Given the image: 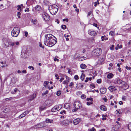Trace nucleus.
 <instances>
[{
	"mask_svg": "<svg viewBox=\"0 0 131 131\" xmlns=\"http://www.w3.org/2000/svg\"><path fill=\"white\" fill-rule=\"evenodd\" d=\"M108 89L111 92H112L116 90V88L112 86H110L109 87Z\"/></svg>",
	"mask_w": 131,
	"mask_h": 131,
	"instance_id": "nucleus-21",
	"label": "nucleus"
},
{
	"mask_svg": "<svg viewBox=\"0 0 131 131\" xmlns=\"http://www.w3.org/2000/svg\"><path fill=\"white\" fill-rule=\"evenodd\" d=\"M114 45H112V46L110 47V49L111 50H114Z\"/></svg>",
	"mask_w": 131,
	"mask_h": 131,
	"instance_id": "nucleus-41",
	"label": "nucleus"
},
{
	"mask_svg": "<svg viewBox=\"0 0 131 131\" xmlns=\"http://www.w3.org/2000/svg\"><path fill=\"white\" fill-rule=\"evenodd\" d=\"M42 123H40L37 125L35 126V128H41L43 127V126L42 125Z\"/></svg>",
	"mask_w": 131,
	"mask_h": 131,
	"instance_id": "nucleus-23",
	"label": "nucleus"
},
{
	"mask_svg": "<svg viewBox=\"0 0 131 131\" xmlns=\"http://www.w3.org/2000/svg\"><path fill=\"white\" fill-rule=\"evenodd\" d=\"M48 92V90H47L46 91L42 93V95L43 96H44L46 94H47Z\"/></svg>",
	"mask_w": 131,
	"mask_h": 131,
	"instance_id": "nucleus-40",
	"label": "nucleus"
},
{
	"mask_svg": "<svg viewBox=\"0 0 131 131\" xmlns=\"http://www.w3.org/2000/svg\"><path fill=\"white\" fill-rule=\"evenodd\" d=\"M43 18L44 20L46 21H48L50 19V17H43Z\"/></svg>",
	"mask_w": 131,
	"mask_h": 131,
	"instance_id": "nucleus-31",
	"label": "nucleus"
},
{
	"mask_svg": "<svg viewBox=\"0 0 131 131\" xmlns=\"http://www.w3.org/2000/svg\"><path fill=\"white\" fill-rule=\"evenodd\" d=\"M114 76V75L112 73H110L107 76V77L108 79L112 78Z\"/></svg>",
	"mask_w": 131,
	"mask_h": 131,
	"instance_id": "nucleus-22",
	"label": "nucleus"
},
{
	"mask_svg": "<svg viewBox=\"0 0 131 131\" xmlns=\"http://www.w3.org/2000/svg\"><path fill=\"white\" fill-rule=\"evenodd\" d=\"M116 81L118 84H123L124 83V82L120 79L119 78H117L116 79Z\"/></svg>",
	"mask_w": 131,
	"mask_h": 131,
	"instance_id": "nucleus-15",
	"label": "nucleus"
},
{
	"mask_svg": "<svg viewBox=\"0 0 131 131\" xmlns=\"http://www.w3.org/2000/svg\"><path fill=\"white\" fill-rule=\"evenodd\" d=\"M109 34L111 36H113L114 34V33L113 31H111L110 32Z\"/></svg>",
	"mask_w": 131,
	"mask_h": 131,
	"instance_id": "nucleus-44",
	"label": "nucleus"
},
{
	"mask_svg": "<svg viewBox=\"0 0 131 131\" xmlns=\"http://www.w3.org/2000/svg\"><path fill=\"white\" fill-rule=\"evenodd\" d=\"M36 96V95L35 94H33L32 95H31L29 96V99L28 101H31L32 100H33Z\"/></svg>",
	"mask_w": 131,
	"mask_h": 131,
	"instance_id": "nucleus-18",
	"label": "nucleus"
},
{
	"mask_svg": "<svg viewBox=\"0 0 131 131\" xmlns=\"http://www.w3.org/2000/svg\"><path fill=\"white\" fill-rule=\"evenodd\" d=\"M88 131H95V129L94 127H92L91 129H89Z\"/></svg>",
	"mask_w": 131,
	"mask_h": 131,
	"instance_id": "nucleus-43",
	"label": "nucleus"
},
{
	"mask_svg": "<svg viewBox=\"0 0 131 131\" xmlns=\"http://www.w3.org/2000/svg\"><path fill=\"white\" fill-rule=\"evenodd\" d=\"M46 123H52L53 122V120H50L48 118H47L46 119Z\"/></svg>",
	"mask_w": 131,
	"mask_h": 131,
	"instance_id": "nucleus-28",
	"label": "nucleus"
},
{
	"mask_svg": "<svg viewBox=\"0 0 131 131\" xmlns=\"http://www.w3.org/2000/svg\"><path fill=\"white\" fill-rule=\"evenodd\" d=\"M100 108L101 110L106 111L107 110V108L106 106L104 105H101L100 106Z\"/></svg>",
	"mask_w": 131,
	"mask_h": 131,
	"instance_id": "nucleus-20",
	"label": "nucleus"
},
{
	"mask_svg": "<svg viewBox=\"0 0 131 131\" xmlns=\"http://www.w3.org/2000/svg\"><path fill=\"white\" fill-rule=\"evenodd\" d=\"M48 83L49 82L48 81H45L44 82L43 85L46 88H48L49 90H50V88L49 86L48 85Z\"/></svg>",
	"mask_w": 131,
	"mask_h": 131,
	"instance_id": "nucleus-14",
	"label": "nucleus"
},
{
	"mask_svg": "<svg viewBox=\"0 0 131 131\" xmlns=\"http://www.w3.org/2000/svg\"><path fill=\"white\" fill-rule=\"evenodd\" d=\"M105 115H102L103 118L102 119L103 120H104V119H106V118L105 117Z\"/></svg>",
	"mask_w": 131,
	"mask_h": 131,
	"instance_id": "nucleus-62",
	"label": "nucleus"
},
{
	"mask_svg": "<svg viewBox=\"0 0 131 131\" xmlns=\"http://www.w3.org/2000/svg\"><path fill=\"white\" fill-rule=\"evenodd\" d=\"M75 108L74 109H73L72 110V111L73 112H76L78 110V108Z\"/></svg>",
	"mask_w": 131,
	"mask_h": 131,
	"instance_id": "nucleus-61",
	"label": "nucleus"
},
{
	"mask_svg": "<svg viewBox=\"0 0 131 131\" xmlns=\"http://www.w3.org/2000/svg\"><path fill=\"white\" fill-rule=\"evenodd\" d=\"M80 67L82 69H85L86 67V66L84 64H82L80 65Z\"/></svg>",
	"mask_w": 131,
	"mask_h": 131,
	"instance_id": "nucleus-26",
	"label": "nucleus"
},
{
	"mask_svg": "<svg viewBox=\"0 0 131 131\" xmlns=\"http://www.w3.org/2000/svg\"><path fill=\"white\" fill-rule=\"evenodd\" d=\"M106 91V89L105 88H101L100 89V91L101 93L102 94L105 93Z\"/></svg>",
	"mask_w": 131,
	"mask_h": 131,
	"instance_id": "nucleus-17",
	"label": "nucleus"
},
{
	"mask_svg": "<svg viewBox=\"0 0 131 131\" xmlns=\"http://www.w3.org/2000/svg\"><path fill=\"white\" fill-rule=\"evenodd\" d=\"M72 123V121H69V120L66 119L61 122L60 124L64 125H68L69 124V123Z\"/></svg>",
	"mask_w": 131,
	"mask_h": 131,
	"instance_id": "nucleus-9",
	"label": "nucleus"
},
{
	"mask_svg": "<svg viewBox=\"0 0 131 131\" xmlns=\"http://www.w3.org/2000/svg\"><path fill=\"white\" fill-rule=\"evenodd\" d=\"M55 77L56 78V79L57 80H58L59 79V77L57 74H55Z\"/></svg>",
	"mask_w": 131,
	"mask_h": 131,
	"instance_id": "nucleus-53",
	"label": "nucleus"
},
{
	"mask_svg": "<svg viewBox=\"0 0 131 131\" xmlns=\"http://www.w3.org/2000/svg\"><path fill=\"white\" fill-rule=\"evenodd\" d=\"M25 116V115L24 114V113L19 116V118H22Z\"/></svg>",
	"mask_w": 131,
	"mask_h": 131,
	"instance_id": "nucleus-34",
	"label": "nucleus"
},
{
	"mask_svg": "<svg viewBox=\"0 0 131 131\" xmlns=\"http://www.w3.org/2000/svg\"><path fill=\"white\" fill-rule=\"evenodd\" d=\"M88 32L89 34L92 36H94L96 35V32L92 30H89Z\"/></svg>",
	"mask_w": 131,
	"mask_h": 131,
	"instance_id": "nucleus-12",
	"label": "nucleus"
},
{
	"mask_svg": "<svg viewBox=\"0 0 131 131\" xmlns=\"http://www.w3.org/2000/svg\"><path fill=\"white\" fill-rule=\"evenodd\" d=\"M84 77L85 75L82 73L80 77V79L81 80L83 81L84 79Z\"/></svg>",
	"mask_w": 131,
	"mask_h": 131,
	"instance_id": "nucleus-32",
	"label": "nucleus"
},
{
	"mask_svg": "<svg viewBox=\"0 0 131 131\" xmlns=\"http://www.w3.org/2000/svg\"><path fill=\"white\" fill-rule=\"evenodd\" d=\"M87 100L88 101H92L93 99L92 98H87Z\"/></svg>",
	"mask_w": 131,
	"mask_h": 131,
	"instance_id": "nucleus-55",
	"label": "nucleus"
},
{
	"mask_svg": "<svg viewBox=\"0 0 131 131\" xmlns=\"http://www.w3.org/2000/svg\"><path fill=\"white\" fill-rule=\"evenodd\" d=\"M122 100L124 101H125L126 100V97L125 96H123L122 97Z\"/></svg>",
	"mask_w": 131,
	"mask_h": 131,
	"instance_id": "nucleus-37",
	"label": "nucleus"
},
{
	"mask_svg": "<svg viewBox=\"0 0 131 131\" xmlns=\"http://www.w3.org/2000/svg\"><path fill=\"white\" fill-rule=\"evenodd\" d=\"M21 13H22V12H20V11L18 12L17 13V16H20L21 15Z\"/></svg>",
	"mask_w": 131,
	"mask_h": 131,
	"instance_id": "nucleus-48",
	"label": "nucleus"
},
{
	"mask_svg": "<svg viewBox=\"0 0 131 131\" xmlns=\"http://www.w3.org/2000/svg\"><path fill=\"white\" fill-rule=\"evenodd\" d=\"M57 95L58 96L60 95L61 94V92L60 91H58L57 92Z\"/></svg>",
	"mask_w": 131,
	"mask_h": 131,
	"instance_id": "nucleus-51",
	"label": "nucleus"
},
{
	"mask_svg": "<svg viewBox=\"0 0 131 131\" xmlns=\"http://www.w3.org/2000/svg\"><path fill=\"white\" fill-rule=\"evenodd\" d=\"M62 107V106L61 105H56L52 108L51 111L52 112H54L56 111H57L60 109Z\"/></svg>",
	"mask_w": 131,
	"mask_h": 131,
	"instance_id": "nucleus-6",
	"label": "nucleus"
},
{
	"mask_svg": "<svg viewBox=\"0 0 131 131\" xmlns=\"http://www.w3.org/2000/svg\"><path fill=\"white\" fill-rule=\"evenodd\" d=\"M36 12H38L39 10H40L41 9V6L38 5H37L34 8Z\"/></svg>",
	"mask_w": 131,
	"mask_h": 131,
	"instance_id": "nucleus-19",
	"label": "nucleus"
},
{
	"mask_svg": "<svg viewBox=\"0 0 131 131\" xmlns=\"http://www.w3.org/2000/svg\"><path fill=\"white\" fill-rule=\"evenodd\" d=\"M10 46V47H13L14 46L15 47H16L15 46V43L14 42H13L12 44H11V45Z\"/></svg>",
	"mask_w": 131,
	"mask_h": 131,
	"instance_id": "nucleus-60",
	"label": "nucleus"
},
{
	"mask_svg": "<svg viewBox=\"0 0 131 131\" xmlns=\"http://www.w3.org/2000/svg\"><path fill=\"white\" fill-rule=\"evenodd\" d=\"M102 52V50L101 48H97L94 49L92 52V54L94 57L98 56L100 55Z\"/></svg>",
	"mask_w": 131,
	"mask_h": 131,
	"instance_id": "nucleus-3",
	"label": "nucleus"
},
{
	"mask_svg": "<svg viewBox=\"0 0 131 131\" xmlns=\"http://www.w3.org/2000/svg\"><path fill=\"white\" fill-rule=\"evenodd\" d=\"M86 97V96L84 95H82L81 96V98L82 99H84Z\"/></svg>",
	"mask_w": 131,
	"mask_h": 131,
	"instance_id": "nucleus-57",
	"label": "nucleus"
},
{
	"mask_svg": "<svg viewBox=\"0 0 131 131\" xmlns=\"http://www.w3.org/2000/svg\"><path fill=\"white\" fill-rule=\"evenodd\" d=\"M35 0H28L26 3L27 5H30L35 4Z\"/></svg>",
	"mask_w": 131,
	"mask_h": 131,
	"instance_id": "nucleus-11",
	"label": "nucleus"
},
{
	"mask_svg": "<svg viewBox=\"0 0 131 131\" xmlns=\"http://www.w3.org/2000/svg\"><path fill=\"white\" fill-rule=\"evenodd\" d=\"M66 78L67 80L66 81H68V82H69V77H68L66 75Z\"/></svg>",
	"mask_w": 131,
	"mask_h": 131,
	"instance_id": "nucleus-63",
	"label": "nucleus"
},
{
	"mask_svg": "<svg viewBox=\"0 0 131 131\" xmlns=\"http://www.w3.org/2000/svg\"><path fill=\"white\" fill-rule=\"evenodd\" d=\"M97 4H98L97 2H95L93 3V4L94 5V6L95 7L96 6Z\"/></svg>",
	"mask_w": 131,
	"mask_h": 131,
	"instance_id": "nucleus-64",
	"label": "nucleus"
},
{
	"mask_svg": "<svg viewBox=\"0 0 131 131\" xmlns=\"http://www.w3.org/2000/svg\"><path fill=\"white\" fill-rule=\"evenodd\" d=\"M80 121V119L77 118L74 119L73 121V123L74 125H76L78 124Z\"/></svg>",
	"mask_w": 131,
	"mask_h": 131,
	"instance_id": "nucleus-13",
	"label": "nucleus"
},
{
	"mask_svg": "<svg viewBox=\"0 0 131 131\" xmlns=\"http://www.w3.org/2000/svg\"><path fill=\"white\" fill-rule=\"evenodd\" d=\"M46 108V107L42 106L40 107L39 108V110L40 111H42L43 110L45 109Z\"/></svg>",
	"mask_w": 131,
	"mask_h": 131,
	"instance_id": "nucleus-30",
	"label": "nucleus"
},
{
	"mask_svg": "<svg viewBox=\"0 0 131 131\" xmlns=\"http://www.w3.org/2000/svg\"><path fill=\"white\" fill-rule=\"evenodd\" d=\"M64 107L66 108H68L70 107V105L68 103H66L64 105Z\"/></svg>",
	"mask_w": 131,
	"mask_h": 131,
	"instance_id": "nucleus-27",
	"label": "nucleus"
},
{
	"mask_svg": "<svg viewBox=\"0 0 131 131\" xmlns=\"http://www.w3.org/2000/svg\"><path fill=\"white\" fill-rule=\"evenodd\" d=\"M128 129L131 131V123L129 124L128 125Z\"/></svg>",
	"mask_w": 131,
	"mask_h": 131,
	"instance_id": "nucleus-39",
	"label": "nucleus"
},
{
	"mask_svg": "<svg viewBox=\"0 0 131 131\" xmlns=\"http://www.w3.org/2000/svg\"><path fill=\"white\" fill-rule=\"evenodd\" d=\"M123 85L122 86V88L124 90H126L129 87L127 83H126L124 82V83Z\"/></svg>",
	"mask_w": 131,
	"mask_h": 131,
	"instance_id": "nucleus-16",
	"label": "nucleus"
},
{
	"mask_svg": "<svg viewBox=\"0 0 131 131\" xmlns=\"http://www.w3.org/2000/svg\"><path fill=\"white\" fill-rule=\"evenodd\" d=\"M117 112L116 114L118 116H119V115L122 114V112H121L120 110L119 109H118L116 110Z\"/></svg>",
	"mask_w": 131,
	"mask_h": 131,
	"instance_id": "nucleus-29",
	"label": "nucleus"
},
{
	"mask_svg": "<svg viewBox=\"0 0 131 131\" xmlns=\"http://www.w3.org/2000/svg\"><path fill=\"white\" fill-rule=\"evenodd\" d=\"M17 10H18V11L22 12L23 11V8L21 7L19 5H18L17 6Z\"/></svg>",
	"mask_w": 131,
	"mask_h": 131,
	"instance_id": "nucleus-24",
	"label": "nucleus"
},
{
	"mask_svg": "<svg viewBox=\"0 0 131 131\" xmlns=\"http://www.w3.org/2000/svg\"><path fill=\"white\" fill-rule=\"evenodd\" d=\"M73 106L75 108L78 109L81 108L82 106L81 102L79 101H76L74 103Z\"/></svg>",
	"mask_w": 131,
	"mask_h": 131,
	"instance_id": "nucleus-5",
	"label": "nucleus"
},
{
	"mask_svg": "<svg viewBox=\"0 0 131 131\" xmlns=\"http://www.w3.org/2000/svg\"><path fill=\"white\" fill-rule=\"evenodd\" d=\"M29 69H31L32 70H34V68L32 66H29L28 67Z\"/></svg>",
	"mask_w": 131,
	"mask_h": 131,
	"instance_id": "nucleus-50",
	"label": "nucleus"
},
{
	"mask_svg": "<svg viewBox=\"0 0 131 131\" xmlns=\"http://www.w3.org/2000/svg\"><path fill=\"white\" fill-rule=\"evenodd\" d=\"M58 8V7L55 4L50 5L49 6V10L52 15H55L57 13Z\"/></svg>",
	"mask_w": 131,
	"mask_h": 131,
	"instance_id": "nucleus-2",
	"label": "nucleus"
},
{
	"mask_svg": "<svg viewBox=\"0 0 131 131\" xmlns=\"http://www.w3.org/2000/svg\"><path fill=\"white\" fill-rule=\"evenodd\" d=\"M101 82V79H99L97 80V82L98 83H100Z\"/></svg>",
	"mask_w": 131,
	"mask_h": 131,
	"instance_id": "nucleus-49",
	"label": "nucleus"
},
{
	"mask_svg": "<svg viewBox=\"0 0 131 131\" xmlns=\"http://www.w3.org/2000/svg\"><path fill=\"white\" fill-rule=\"evenodd\" d=\"M10 111V110L8 108H6L4 110V112L5 113L7 112Z\"/></svg>",
	"mask_w": 131,
	"mask_h": 131,
	"instance_id": "nucleus-35",
	"label": "nucleus"
},
{
	"mask_svg": "<svg viewBox=\"0 0 131 131\" xmlns=\"http://www.w3.org/2000/svg\"><path fill=\"white\" fill-rule=\"evenodd\" d=\"M68 83V81H64L63 82V84H67Z\"/></svg>",
	"mask_w": 131,
	"mask_h": 131,
	"instance_id": "nucleus-59",
	"label": "nucleus"
},
{
	"mask_svg": "<svg viewBox=\"0 0 131 131\" xmlns=\"http://www.w3.org/2000/svg\"><path fill=\"white\" fill-rule=\"evenodd\" d=\"M61 28L63 29H65L66 28V26L65 25H63L61 26Z\"/></svg>",
	"mask_w": 131,
	"mask_h": 131,
	"instance_id": "nucleus-45",
	"label": "nucleus"
},
{
	"mask_svg": "<svg viewBox=\"0 0 131 131\" xmlns=\"http://www.w3.org/2000/svg\"><path fill=\"white\" fill-rule=\"evenodd\" d=\"M92 11H90L89 12L88 14V16H90L92 14Z\"/></svg>",
	"mask_w": 131,
	"mask_h": 131,
	"instance_id": "nucleus-56",
	"label": "nucleus"
},
{
	"mask_svg": "<svg viewBox=\"0 0 131 131\" xmlns=\"http://www.w3.org/2000/svg\"><path fill=\"white\" fill-rule=\"evenodd\" d=\"M44 43L45 45L51 47L55 44L57 42L56 37L51 34H47L45 35Z\"/></svg>",
	"mask_w": 131,
	"mask_h": 131,
	"instance_id": "nucleus-1",
	"label": "nucleus"
},
{
	"mask_svg": "<svg viewBox=\"0 0 131 131\" xmlns=\"http://www.w3.org/2000/svg\"><path fill=\"white\" fill-rule=\"evenodd\" d=\"M26 54L24 53V52H21V56L22 57H23V58H25L26 57V56H25V55H26Z\"/></svg>",
	"mask_w": 131,
	"mask_h": 131,
	"instance_id": "nucleus-36",
	"label": "nucleus"
},
{
	"mask_svg": "<svg viewBox=\"0 0 131 131\" xmlns=\"http://www.w3.org/2000/svg\"><path fill=\"white\" fill-rule=\"evenodd\" d=\"M39 46L40 47L42 48V49H44V47L43 46H42V44L40 43H39Z\"/></svg>",
	"mask_w": 131,
	"mask_h": 131,
	"instance_id": "nucleus-52",
	"label": "nucleus"
},
{
	"mask_svg": "<svg viewBox=\"0 0 131 131\" xmlns=\"http://www.w3.org/2000/svg\"><path fill=\"white\" fill-rule=\"evenodd\" d=\"M105 56L104 55H102L98 59V63L100 64L103 63L105 59Z\"/></svg>",
	"mask_w": 131,
	"mask_h": 131,
	"instance_id": "nucleus-8",
	"label": "nucleus"
},
{
	"mask_svg": "<svg viewBox=\"0 0 131 131\" xmlns=\"http://www.w3.org/2000/svg\"><path fill=\"white\" fill-rule=\"evenodd\" d=\"M57 57L56 56L55 57V58L54 59V61H56L58 62L59 61V60L57 58Z\"/></svg>",
	"mask_w": 131,
	"mask_h": 131,
	"instance_id": "nucleus-46",
	"label": "nucleus"
},
{
	"mask_svg": "<svg viewBox=\"0 0 131 131\" xmlns=\"http://www.w3.org/2000/svg\"><path fill=\"white\" fill-rule=\"evenodd\" d=\"M42 16H49L48 14L46 13H44L42 15Z\"/></svg>",
	"mask_w": 131,
	"mask_h": 131,
	"instance_id": "nucleus-38",
	"label": "nucleus"
},
{
	"mask_svg": "<svg viewBox=\"0 0 131 131\" xmlns=\"http://www.w3.org/2000/svg\"><path fill=\"white\" fill-rule=\"evenodd\" d=\"M74 85L73 82H72L70 83L69 86L71 88H72L73 87Z\"/></svg>",
	"mask_w": 131,
	"mask_h": 131,
	"instance_id": "nucleus-33",
	"label": "nucleus"
},
{
	"mask_svg": "<svg viewBox=\"0 0 131 131\" xmlns=\"http://www.w3.org/2000/svg\"><path fill=\"white\" fill-rule=\"evenodd\" d=\"M20 32L19 28L17 27H15L12 30L11 34L12 36L14 37H17Z\"/></svg>",
	"mask_w": 131,
	"mask_h": 131,
	"instance_id": "nucleus-4",
	"label": "nucleus"
},
{
	"mask_svg": "<svg viewBox=\"0 0 131 131\" xmlns=\"http://www.w3.org/2000/svg\"><path fill=\"white\" fill-rule=\"evenodd\" d=\"M74 78L76 80H77L79 79V77L77 75H76L74 76Z\"/></svg>",
	"mask_w": 131,
	"mask_h": 131,
	"instance_id": "nucleus-47",
	"label": "nucleus"
},
{
	"mask_svg": "<svg viewBox=\"0 0 131 131\" xmlns=\"http://www.w3.org/2000/svg\"><path fill=\"white\" fill-rule=\"evenodd\" d=\"M31 22L33 23L34 24L37 25L38 24L37 23V20L36 19L34 20L32 19L31 20Z\"/></svg>",
	"mask_w": 131,
	"mask_h": 131,
	"instance_id": "nucleus-25",
	"label": "nucleus"
},
{
	"mask_svg": "<svg viewBox=\"0 0 131 131\" xmlns=\"http://www.w3.org/2000/svg\"><path fill=\"white\" fill-rule=\"evenodd\" d=\"M53 103V101L49 99L46 100L44 103V105L50 107L51 106Z\"/></svg>",
	"mask_w": 131,
	"mask_h": 131,
	"instance_id": "nucleus-7",
	"label": "nucleus"
},
{
	"mask_svg": "<svg viewBox=\"0 0 131 131\" xmlns=\"http://www.w3.org/2000/svg\"><path fill=\"white\" fill-rule=\"evenodd\" d=\"M29 111H27L24 112V114L25 115L28 114L29 113Z\"/></svg>",
	"mask_w": 131,
	"mask_h": 131,
	"instance_id": "nucleus-58",
	"label": "nucleus"
},
{
	"mask_svg": "<svg viewBox=\"0 0 131 131\" xmlns=\"http://www.w3.org/2000/svg\"><path fill=\"white\" fill-rule=\"evenodd\" d=\"M17 89H14V91H12L11 92L13 94H15L17 92Z\"/></svg>",
	"mask_w": 131,
	"mask_h": 131,
	"instance_id": "nucleus-42",
	"label": "nucleus"
},
{
	"mask_svg": "<svg viewBox=\"0 0 131 131\" xmlns=\"http://www.w3.org/2000/svg\"><path fill=\"white\" fill-rule=\"evenodd\" d=\"M12 42L11 40L8 39L5 41V45L6 47H8L11 44H12Z\"/></svg>",
	"mask_w": 131,
	"mask_h": 131,
	"instance_id": "nucleus-10",
	"label": "nucleus"
},
{
	"mask_svg": "<svg viewBox=\"0 0 131 131\" xmlns=\"http://www.w3.org/2000/svg\"><path fill=\"white\" fill-rule=\"evenodd\" d=\"M92 101L88 102H87V104L88 105H90L92 103Z\"/></svg>",
	"mask_w": 131,
	"mask_h": 131,
	"instance_id": "nucleus-54",
	"label": "nucleus"
}]
</instances>
